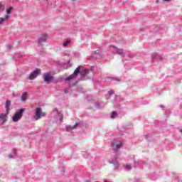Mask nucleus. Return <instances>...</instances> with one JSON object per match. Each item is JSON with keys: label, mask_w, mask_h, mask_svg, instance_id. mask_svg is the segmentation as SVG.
<instances>
[{"label": "nucleus", "mask_w": 182, "mask_h": 182, "mask_svg": "<svg viewBox=\"0 0 182 182\" xmlns=\"http://www.w3.org/2000/svg\"><path fill=\"white\" fill-rule=\"evenodd\" d=\"M82 68V66H78L74 71L73 74L65 78V81L66 82H70V80H73V79H75V77H77V75H79V73H81V75L82 76H85L86 75V73H87V70H82L80 71V68Z\"/></svg>", "instance_id": "obj_1"}, {"label": "nucleus", "mask_w": 182, "mask_h": 182, "mask_svg": "<svg viewBox=\"0 0 182 182\" xmlns=\"http://www.w3.org/2000/svg\"><path fill=\"white\" fill-rule=\"evenodd\" d=\"M45 116H46V114L42 112L41 108L38 107L36 109V112L34 115L35 120H39V119H41V117H45Z\"/></svg>", "instance_id": "obj_2"}, {"label": "nucleus", "mask_w": 182, "mask_h": 182, "mask_svg": "<svg viewBox=\"0 0 182 182\" xmlns=\"http://www.w3.org/2000/svg\"><path fill=\"white\" fill-rule=\"evenodd\" d=\"M23 114V109H20L18 112H17L15 115L13 117V122H19L21 119H22V116Z\"/></svg>", "instance_id": "obj_3"}, {"label": "nucleus", "mask_w": 182, "mask_h": 182, "mask_svg": "<svg viewBox=\"0 0 182 182\" xmlns=\"http://www.w3.org/2000/svg\"><path fill=\"white\" fill-rule=\"evenodd\" d=\"M39 73H41V69H36L33 73H31V74L28 77V79H30V80H33V79H36Z\"/></svg>", "instance_id": "obj_4"}, {"label": "nucleus", "mask_w": 182, "mask_h": 182, "mask_svg": "<svg viewBox=\"0 0 182 182\" xmlns=\"http://www.w3.org/2000/svg\"><path fill=\"white\" fill-rule=\"evenodd\" d=\"M112 147V150L114 151H119V149L123 146L122 144H117L116 142H114L111 144Z\"/></svg>", "instance_id": "obj_5"}, {"label": "nucleus", "mask_w": 182, "mask_h": 182, "mask_svg": "<svg viewBox=\"0 0 182 182\" xmlns=\"http://www.w3.org/2000/svg\"><path fill=\"white\" fill-rule=\"evenodd\" d=\"M0 119L1 124H5L8 121V116H6V114L2 113L0 114Z\"/></svg>", "instance_id": "obj_6"}, {"label": "nucleus", "mask_w": 182, "mask_h": 182, "mask_svg": "<svg viewBox=\"0 0 182 182\" xmlns=\"http://www.w3.org/2000/svg\"><path fill=\"white\" fill-rule=\"evenodd\" d=\"M53 76L48 74L44 77V82L47 83H50V82H53Z\"/></svg>", "instance_id": "obj_7"}, {"label": "nucleus", "mask_w": 182, "mask_h": 182, "mask_svg": "<svg viewBox=\"0 0 182 182\" xmlns=\"http://www.w3.org/2000/svg\"><path fill=\"white\" fill-rule=\"evenodd\" d=\"M46 39H48V36H42L38 39V43H42L43 42H46Z\"/></svg>", "instance_id": "obj_8"}, {"label": "nucleus", "mask_w": 182, "mask_h": 182, "mask_svg": "<svg viewBox=\"0 0 182 182\" xmlns=\"http://www.w3.org/2000/svg\"><path fill=\"white\" fill-rule=\"evenodd\" d=\"M9 19V15H6L5 18H0V25H2L5 21H8Z\"/></svg>", "instance_id": "obj_9"}, {"label": "nucleus", "mask_w": 182, "mask_h": 182, "mask_svg": "<svg viewBox=\"0 0 182 182\" xmlns=\"http://www.w3.org/2000/svg\"><path fill=\"white\" fill-rule=\"evenodd\" d=\"M26 99H28V92H25L21 95V100H22V102H25V100H26Z\"/></svg>", "instance_id": "obj_10"}, {"label": "nucleus", "mask_w": 182, "mask_h": 182, "mask_svg": "<svg viewBox=\"0 0 182 182\" xmlns=\"http://www.w3.org/2000/svg\"><path fill=\"white\" fill-rule=\"evenodd\" d=\"M117 53L118 55H121V56H124V51L123 50V49H117Z\"/></svg>", "instance_id": "obj_11"}, {"label": "nucleus", "mask_w": 182, "mask_h": 182, "mask_svg": "<svg viewBox=\"0 0 182 182\" xmlns=\"http://www.w3.org/2000/svg\"><path fill=\"white\" fill-rule=\"evenodd\" d=\"M10 106H11V101L7 100V101L6 102V111H7V112H9V107H10Z\"/></svg>", "instance_id": "obj_12"}, {"label": "nucleus", "mask_w": 182, "mask_h": 182, "mask_svg": "<svg viewBox=\"0 0 182 182\" xmlns=\"http://www.w3.org/2000/svg\"><path fill=\"white\" fill-rule=\"evenodd\" d=\"M75 127H77V124H75L73 127L72 126L67 127V130L68 132H69V130H73V129H75Z\"/></svg>", "instance_id": "obj_13"}, {"label": "nucleus", "mask_w": 182, "mask_h": 182, "mask_svg": "<svg viewBox=\"0 0 182 182\" xmlns=\"http://www.w3.org/2000/svg\"><path fill=\"white\" fill-rule=\"evenodd\" d=\"M69 43H70V41L68 40V41H65L63 43L64 48H66V46H68V45H69Z\"/></svg>", "instance_id": "obj_14"}, {"label": "nucleus", "mask_w": 182, "mask_h": 182, "mask_svg": "<svg viewBox=\"0 0 182 182\" xmlns=\"http://www.w3.org/2000/svg\"><path fill=\"white\" fill-rule=\"evenodd\" d=\"M5 11V6L0 4V12Z\"/></svg>", "instance_id": "obj_15"}, {"label": "nucleus", "mask_w": 182, "mask_h": 182, "mask_svg": "<svg viewBox=\"0 0 182 182\" xmlns=\"http://www.w3.org/2000/svg\"><path fill=\"white\" fill-rule=\"evenodd\" d=\"M116 117V112H112L111 114V119H114Z\"/></svg>", "instance_id": "obj_16"}, {"label": "nucleus", "mask_w": 182, "mask_h": 182, "mask_svg": "<svg viewBox=\"0 0 182 182\" xmlns=\"http://www.w3.org/2000/svg\"><path fill=\"white\" fill-rule=\"evenodd\" d=\"M12 9H14L12 7H10L9 9H8L7 15H9L11 12H12Z\"/></svg>", "instance_id": "obj_17"}, {"label": "nucleus", "mask_w": 182, "mask_h": 182, "mask_svg": "<svg viewBox=\"0 0 182 182\" xmlns=\"http://www.w3.org/2000/svg\"><path fill=\"white\" fill-rule=\"evenodd\" d=\"M109 96H112V95H114V91L110 90L109 92Z\"/></svg>", "instance_id": "obj_18"}, {"label": "nucleus", "mask_w": 182, "mask_h": 182, "mask_svg": "<svg viewBox=\"0 0 182 182\" xmlns=\"http://www.w3.org/2000/svg\"><path fill=\"white\" fill-rule=\"evenodd\" d=\"M126 168H127V170H132V166L128 164V165L126 166Z\"/></svg>", "instance_id": "obj_19"}, {"label": "nucleus", "mask_w": 182, "mask_h": 182, "mask_svg": "<svg viewBox=\"0 0 182 182\" xmlns=\"http://www.w3.org/2000/svg\"><path fill=\"white\" fill-rule=\"evenodd\" d=\"M9 159H12V155H11V154H9Z\"/></svg>", "instance_id": "obj_20"}, {"label": "nucleus", "mask_w": 182, "mask_h": 182, "mask_svg": "<svg viewBox=\"0 0 182 182\" xmlns=\"http://www.w3.org/2000/svg\"><path fill=\"white\" fill-rule=\"evenodd\" d=\"M117 155L114 156L115 160L117 159Z\"/></svg>", "instance_id": "obj_21"}, {"label": "nucleus", "mask_w": 182, "mask_h": 182, "mask_svg": "<svg viewBox=\"0 0 182 182\" xmlns=\"http://www.w3.org/2000/svg\"><path fill=\"white\" fill-rule=\"evenodd\" d=\"M180 133H181V134H182V129L180 130Z\"/></svg>", "instance_id": "obj_22"}, {"label": "nucleus", "mask_w": 182, "mask_h": 182, "mask_svg": "<svg viewBox=\"0 0 182 182\" xmlns=\"http://www.w3.org/2000/svg\"><path fill=\"white\" fill-rule=\"evenodd\" d=\"M156 3H158V2H159V1H156Z\"/></svg>", "instance_id": "obj_23"}, {"label": "nucleus", "mask_w": 182, "mask_h": 182, "mask_svg": "<svg viewBox=\"0 0 182 182\" xmlns=\"http://www.w3.org/2000/svg\"><path fill=\"white\" fill-rule=\"evenodd\" d=\"M161 107H163V105H161Z\"/></svg>", "instance_id": "obj_24"}]
</instances>
